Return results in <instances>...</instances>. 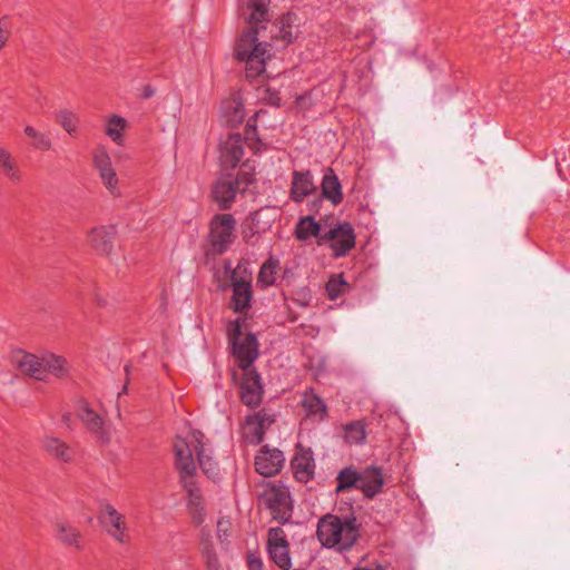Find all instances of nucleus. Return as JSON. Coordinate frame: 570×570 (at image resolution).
I'll return each mask as SVG.
<instances>
[{"label":"nucleus","instance_id":"f257e3e1","mask_svg":"<svg viewBox=\"0 0 570 570\" xmlns=\"http://www.w3.org/2000/svg\"><path fill=\"white\" fill-rule=\"evenodd\" d=\"M268 3L269 0L249 1L250 26L243 31L235 45V57L245 62L246 77L252 80L266 73V62L273 57L272 45L259 38L261 32L266 29L264 23L268 21Z\"/></svg>","mask_w":570,"mask_h":570},{"label":"nucleus","instance_id":"f03ea898","mask_svg":"<svg viewBox=\"0 0 570 570\" xmlns=\"http://www.w3.org/2000/svg\"><path fill=\"white\" fill-rule=\"evenodd\" d=\"M176 468L179 471L180 482L188 494V508L191 520L195 525L199 527L205 521V510L203 507L202 493L197 487L194 475L196 464L193 461L189 444L183 440H178L175 444Z\"/></svg>","mask_w":570,"mask_h":570},{"label":"nucleus","instance_id":"7ed1b4c3","mask_svg":"<svg viewBox=\"0 0 570 570\" xmlns=\"http://www.w3.org/2000/svg\"><path fill=\"white\" fill-rule=\"evenodd\" d=\"M316 534L323 547L343 552L356 543L358 528L354 518L342 519L334 514H326L320 519Z\"/></svg>","mask_w":570,"mask_h":570},{"label":"nucleus","instance_id":"20e7f679","mask_svg":"<svg viewBox=\"0 0 570 570\" xmlns=\"http://www.w3.org/2000/svg\"><path fill=\"white\" fill-rule=\"evenodd\" d=\"M11 362L22 374L39 381H45L48 373L56 377H63L69 372L66 358L51 353L37 356L22 350H18L12 353Z\"/></svg>","mask_w":570,"mask_h":570},{"label":"nucleus","instance_id":"39448f33","mask_svg":"<svg viewBox=\"0 0 570 570\" xmlns=\"http://www.w3.org/2000/svg\"><path fill=\"white\" fill-rule=\"evenodd\" d=\"M244 321L236 318L227 325V337L232 355L242 371L253 370V363L259 355L258 342L253 333L242 332Z\"/></svg>","mask_w":570,"mask_h":570},{"label":"nucleus","instance_id":"423d86ee","mask_svg":"<svg viewBox=\"0 0 570 570\" xmlns=\"http://www.w3.org/2000/svg\"><path fill=\"white\" fill-rule=\"evenodd\" d=\"M264 501L271 510L273 519L286 523L291 520L293 513V502L289 490L282 483H271L264 491Z\"/></svg>","mask_w":570,"mask_h":570},{"label":"nucleus","instance_id":"0eeeda50","mask_svg":"<svg viewBox=\"0 0 570 570\" xmlns=\"http://www.w3.org/2000/svg\"><path fill=\"white\" fill-rule=\"evenodd\" d=\"M236 220L230 214H216L209 223V243L214 253H225L235 239Z\"/></svg>","mask_w":570,"mask_h":570},{"label":"nucleus","instance_id":"6e6552de","mask_svg":"<svg viewBox=\"0 0 570 570\" xmlns=\"http://www.w3.org/2000/svg\"><path fill=\"white\" fill-rule=\"evenodd\" d=\"M355 239L356 236L352 225L347 222H343L328 232L321 234L317 243L322 245L330 242V248L334 256L342 257L354 248Z\"/></svg>","mask_w":570,"mask_h":570},{"label":"nucleus","instance_id":"1a4fd4ad","mask_svg":"<svg viewBox=\"0 0 570 570\" xmlns=\"http://www.w3.org/2000/svg\"><path fill=\"white\" fill-rule=\"evenodd\" d=\"M178 440H183L189 444L190 452H196L198 463L203 472L210 479H214L217 473V463L212 458V452L207 448V444L204 442V434L200 431L194 430L190 431L186 439L176 438L174 445ZM194 459V456L191 455Z\"/></svg>","mask_w":570,"mask_h":570},{"label":"nucleus","instance_id":"9d476101","mask_svg":"<svg viewBox=\"0 0 570 570\" xmlns=\"http://www.w3.org/2000/svg\"><path fill=\"white\" fill-rule=\"evenodd\" d=\"M94 165L102 185L114 197L121 195L119 179L112 166L111 158L105 147H98L94 153Z\"/></svg>","mask_w":570,"mask_h":570},{"label":"nucleus","instance_id":"9b49d317","mask_svg":"<svg viewBox=\"0 0 570 570\" xmlns=\"http://www.w3.org/2000/svg\"><path fill=\"white\" fill-rule=\"evenodd\" d=\"M267 549L271 559L278 568L282 570L291 568L289 544L282 528L275 527L268 530Z\"/></svg>","mask_w":570,"mask_h":570},{"label":"nucleus","instance_id":"f8f14e48","mask_svg":"<svg viewBox=\"0 0 570 570\" xmlns=\"http://www.w3.org/2000/svg\"><path fill=\"white\" fill-rule=\"evenodd\" d=\"M244 155V139L240 134H229L219 142V163L224 170L235 168Z\"/></svg>","mask_w":570,"mask_h":570},{"label":"nucleus","instance_id":"ddd939ff","mask_svg":"<svg viewBox=\"0 0 570 570\" xmlns=\"http://www.w3.org/2000/svg\"><path fill=\"white\" fill-rule=\"evenodd\" d=\"M238 181L234 180L230 175H223L218 177L212 187L213 200L222 210H227L235 202L237 191L239 190Z\"/></svg>","mask_w":570,"mask_h":570},{"label":"nucleus","instance_id":"4468645a","mask_svg":"<svg viewBox=\"0 0 570 570\" xmlns=\"http://www.w3.org/2000/svg\"><path fill=\"white\" fill-rule=\"evenodd\" d=\"M77 415L86 425L89 432L96 435L101 443H109L111 440V428L105 425L102 417L97 414L87 403L81 402L77 407Z\"/></svg>","mask_w":570,"mask_h":570},{"label":"nucleus","instance_id":"2eb2a0df","mask_svg":"<svg viewBox=\"0 0 570 570\" xmlns=\"http://www.w3.org/2000/svg\"><path fill=\"white\" fill-rule=\"evenodd\" d=\"M100 519L106 531L117 541L124 543L128 539V528L125 517L118 512L111 504L101 505Z\"/></svg>","mask_w":570,"mask_h":570},{"label":"nucleus","instance_id":"dca6fc26","mask_svg":"<svg viewBox=\"0 0 570 570\" xmlns=\"http://www.w3.org/2000/svg\"><path fill=\"white\" fill-rule=\"evenodd\" d=\"M285 458L281 450L264 446L255 458V470L261 475L273 476L282 470Z\"/></svg>","mask_w":570,"mask_h":570},{"label":"nucleus","instance_id":"f3484780","mask_svg":"<svg viewBox=\"0 0 570 570\" xmlns=\"http://www.w3.org/2000/svg\"><path fill=\"white\" fill-rule=\"evenodd\" d=\"M243 372L244 374L240 382V400L245 405L255 407L262 401L263 386L261 383V375L255 368Z\"/></svg>","mask_w":570,"mask_h":570},{"label":"nucleus","instance_id":"a211bd4d","mask_svg":"<svg viewBox=\"0 0 570 570\" xmlns=\"http://www.w3.org/2000/svg\"><path fill=\"white\" fill-rule=\"evenodd\" d=\"M317 187L309 170H294L289 188V198L302 203L306 197L315 195Z\"/></svg>","mask_w":570,"mask_h":570},{"label":"nucleus","instance_id":"6ab92c4d","mask_svg":"<svg viewBox=\"0 0 570 570\" xmlns=\"http://www.w3.org/2000/svg\"><path fill=\"white\" fill-rule=\"evenodd\" d=\"M295 478L299 482H308L314 476L315 463L313 452L309 449L298 448L291 461Z\"/></svg>","mask_w":570,"mask_h":570},{"label":"nucleus","instance_id":"aec40b11","mask_svg":"<svg viewBox=\"0 0 570 570\" xmlns=\"http://www.w3.org/2000/svg\"><path fill=\"white\" fill-rule=\"evenodd\" d=\"M233 296L232 303L233 308L236 313L245 312L250 307L252 302V285L250 282L245 278H237L233 276Z\"/></svg>","mask_w":570,"mask_h":570},{"label":"nucleus","instance_id":"412c9836","mask_svg":"<svg viewBox=\"0 0 570 570\" xmlns=\"http://www.w3.org/2000/svg\"><path fill=\"white\" fill-rule=\"evenodd\" d=\"M360 475L358 490H361L366 498H374L381 492L384 479L380 468H366Z\"/></svg>","mask_w":570,"mask_h":570},{"label":"nucleus","instance_id":"4be33fe9","mask_svg":"<svg viewBox=\"0 0 570 570\" xmlns=\"http://www.w3.org/2000/svg\"><path fill=\"white\" fill-rule=\"evenodd\" d=\"M322 197L330 200L332 205L337 206L343 200L342 185L338 177L332 168H327L324 173L322 183Z\"/></svg>","mask_w":570,"mask_h":570},{"label":"nucleus","instance_id":"5701e85b","mask_svg":"<svg viewBox=\"0 0 570 570\" xmlns=\"http://www.w3.org/2000/svg\"><path fill=\"white\" fill-rule=\"evenodd\" d=\"M115 230L112 226H99L89 232L88 240L95 250L108 254L112 248Z\"/></svg>","mask_w":570,"mask_h":570},{"label":"nucleus","instance_id":"b1692460","mask_svg":"<svg viewBox=\"0 0 570 570\" xmlns=\"http://www.w3.org/2000/svg\"><path fill=\"white\" fill-rule=\"evenodd\" d=\"M199 549L206 560L208 570H223L217 553L215 552L210 530L207 527L200 529Z\"/></svg>","mask_w":570,"mask_h":570},{"label":"nucleus","instance_id":"393cba45","mask_svg":"<svg viewBox=\"0 0 570 570\" xmlns=\"http://www.w3.org/2000/svg\"><path fill=\"white\" fill-rule=\"evenodd\" d=\"M0 170L12 184H19L22 180L17 159L2 147H0Z\"/></svg>","mask_w":570,"mask_h":570},{"label":"nucleus","instance_id":"a878e982","mask_svg":"<svg viewBox=\"0 0 570 570\" xmlns=\"http://www.w3.org/2000/svg\"><path fill=\"white\" fill-rule=\"evenodd\" d=\"M55 530L57 539L63 544L75 547L76 549L82 548L81 534L73 525L59 521L55 524Z\"/></svg>","mask_w":570,"mask_h":570},{"label":"nucleus","instance_id":"bb28decb","mask_svg":"<svg viewBox=\"0 0 570 570\" xmlns=\"http://www.w3.org/2000/svg\"><path fill=\"white\" fill-rule=\"evenodd\" d=\"M302 405L308 415L324 419L327 412L326 404L314 393L313 389H308L303 393Z\"/></svg>","mask_w":570,"mask_h":570},{"label":"nucleus","instance_id":"cd10ccee","mask_svg":"<svg viewBox=\"0 0 570 570\" xmlns=\"http://www.w3.org/2000/svg\"><path fill=\"white\" fill-rule=\"evenodd\" d=\"M46 451L61 462H69L72 459V451L60 439L47 436L43 440Z\"/></svg>","mask_w":570,"mask_h":570},{"label":"nucleus","instance_id":"c85d7f7f","mask_svg":"<svg viewBox=\"0 0 570 570\" xmlns=\"http://www.w3.org/2000/svg\"><path fill=\"white\" fill-rule=\"evenodd\" d=\"M353 466H347L342 469L336 476V488L335 491L337 493L345 492L351 490L352 488L358 489L360 485V475Z\"/></svg>","mask_w":570,"mask_h":570},{"label":"nucleus","instance_id":"c756f323","mask_svg":"<svg viewBox=\"0 0 570 570\" xmlns=\"http://www.w3.org/2000/svg\"><path fill=\"white\" fill-rule=\"evenodd\" d=\"M320 224L315 222L312 215H308L298 220L295 234L299 240H307L313 236L320 237Z\"/></svg>","mask_w":570,"mask_h":570},{"label":"nucleus","instance_id":"7c9ffc66","mask_svg":"<svg viewBox=\"0 0 570 570\" xmlns=\"http://www.w3.org/2000/svg\"><path fill=\"white\" fill-rule=\"evenodd\" d=\"M223 112L226 122L230 126L240 124L244 120L245 111L242 102L236 99L229 100L223 105Z\"/></svg>","mask_w":570,"mask_h":570},{"label":"nucleus","instance_id":"2f4dec72","mask_svg":"<svg viewBox=\"0 0 570 570\" xmlns=\"http://www.w3.org/2000/svg\"><path fill=\"white\" fill-rule=\"evenodd\" d=\"M350 288V284L344 279L343 274L333 275L325 285V292L331 301L337 299Z\"/></svg>","mask_w":570,"mask_h":570},{"label":"nucleus","instance_id":"473e14b6","mask_svg":"<svg viewBox=\"0 0 570 570\" xmlns=\"http://www.w3.org/2000/svg\"><path fill=\"white\" fill-rule=\"evenodd\" d=\"M278 262L274 258L267 259L261 267L257 283L264 287L271 286L275 283Z\"/></svg>","mask_w":570,"mask_h":570},{"label":"nucleus","instance_id":"72a5a7b5","mask_svg":"<svg viewBox=\"0 0 570 570\" xmlns=\"http://www.w3.org/2000/svg\"><path fill=\"white\" fill-rule=\"evenodd\" d=\"M255 423L256 421L253 415H247L243 428V434L246 442L257 445L264 440V433L262 432V428Z\"/></svg>","mask_w":570,"mask_h":570},{"label":"nucleus","instance_id":"f704fd0d","mask_svg":"<svg viewBox=\"0 0 570 570\" xmlns=\"http://www.w3.org/2000/svg\"><path fill=\"white\" fill-rule=\"evenodd\" d=\"M127 121L119 116H111L106 126V135L117 144L122 141V132L126 128Z\"/></svg>","mask_w":570,"mask_h":570},{"label":"nucleus","instance_id":"c9c22d12","mask_svg":"<svg viewBox=\"0 0 570 570\" xmlns=\"http://www.w3.org/2000/svg\"><path fill=\"white\" fill-rule=\"evenodd\" d=\"M345 440L350 444H362L366 440L365 425L361 421L346 424Z\"/></svg>","mask_w":570,"mask_h":570},{"label":"nucleus","instance_id":"e433bc0d","mask_svg":"<svg viewBox=\"0 0 570 570\" xmlns=\"http://www.w3.org/2000/svg\"><path fill=\"white\" fill-rule=\"evenodd\" d=\"M24 134L32 139L33 148L41 151H47L51 149L52 142L47 134L38 131L32 126H26Z\"/></svg>","mask_w":570,"mask_h":570},{"label":"nucleus","instance_id":"4c0bfd02","mask_svg":"<svg viewBox=\"0 0 570 570\" xmlns=\"http://www.w3.org/2000/svg\"><path fill=\"white\" fill-rule=\"evenodd\" d=\"M56 119L69 135L76 134L79 119L73 111L69 109L59 110L56 115Z\"/></svg>","mask_w":570,"mask_h":570},{"label":"nucleus","instance_id":"58836bf2","mask_svg":"<svg viewBox=\"0 0 570 570\" xmlns=\"http://www.w3.org/2000/svg\"><path fill=\"white\" fill-rule=\"evenodd\" d=\"M234 180L238 181L239 187H240V185H244V189H245L248 185H250L255 180V173H254L253 167L248 163H244L240 166L237 177L234 178Z\"/></svg>","mask_w":570,"mask_h":570},{"label":"nucleus","instance_id":"ea45409f","mask_svg":"<svg viewBox=\"0 0 570 570\" xmlns=\"http://www.w3.org/2000/svg\"><path fill=\"white\" fill-rule=\"evenodd\" d=\"M291 17L284 18L281 21V26L278 27V31L275 35L276 39L284 41L285 43H291L295 39V35L289 26Z\"/></svg>","mask_w":570,"mask_h":570},{"label":"nucleus","instance_id":"a19ab883","mask_svg":"<svg viewBox=\"0 0 570 570\" xmlns=\"http://www.w3.org/2000/svg\"><path fill=\"white\" fill-rule=\"evenodd\" d=\"M255 419L256 423L259 428H262V432L265 434L266 430L274 423V415L268 414L266 411H258L252 414Z\"/></svg>","mask_w":570,"mask_h":570},{"label":"nucleus","instance_id":"79ce46f5","mask_svg":"<svg viewBox=\"0 0 570 570\" xmlns=\"http://www.w3.org/2000/svg\"><path fill=\"white\" fill-rule=\"evenodd\" d=\"M229 522L219 520L217 522V538L220 541V543H224L227 540V530H228Z\"/></svg>","mask_w":570,"mask_h":570},{"label":"nucleus","instance_id":"37998d69","mask_svg":"<svg viewBox=\"0 0 570 570\" xmlns=\"http://www.w3.org/2000/svg\"><path fill=\"white\" fill-rule=\"evenodd\" d=\"M247 564L249 570H264L263 561L261 560V558L256 557L253 553L248 554Z\"/></svg>","mask_w":570,"mask_h":570},{"label":"nucleus","instance_id":"c03bdc74","mask_svg":"<svg viewBox=\"0 0 570 570\" xmlns=\"http://www.w3.org/2000/svg\"><path fill=\"white\" fill-rule=\"evenodd\" d=\"M323 197L322 195L321 196H317L316 198H314L313 200H311L308 204H307V207H308V210L311 213H318L320 212V208L322 206V203H323Z\"/></svg>","mask_w":570,"mask_h":570},{"label":"nucleus","instance_id":"a18cd8bd","mask_svg":"<svg viewBox=\"0 0 570 570\" xmlns=\"http://www.w3.org/2000/svg\"><path fill=\"white\" fill-rule=\"evenodd\" d=\"M95 299H96V303L101 307H105L107 305V301L104 297H101L99 294L96 295Z\"/></svg>","mask_w":570,"mask_h":570},{"label":"nucleus","instance_id":"49530a36","mask_svg":"<svg viewBox=\"0 0 570 570\" xmlns=\"http://www.w3.org/2000/svg\"><path fill=\"white\" fill-rule=\"evenodd\" d=\"M354 570H385L382 566H376L374 569L368 568H355Z\"/></svg>","mask_w":570,"mask_h":570},{"label":"nucleus","instance_id":"de8ad7c7","mask_svg":"<svg viewBox=\"0 0 570 570\" xmlns=\"http://www.w3.org/2000/svg\"><path fill=\"white\" fill-rule=\"evenodd\" d=\"M69 419H70V414H65V415H63V421H65V422H68V421H69Z\"/></svg>","mask_w":570,"mask_h":570},{"label":"nucleus","instance_id":"09e8293b","mask_svg":"<svg viewBox=\"0 0 570 570\" xmlns=\"http://www.w3.org/2000/svg\"><path fill=\"white\" fill-rule=\"evenodd\" d=\"M151 95H153V92H150V90H147V92H146L145 97H149V96H151Z\"/></svg>","mask_w":570,"mask_h":570},{"label":"nucleus","instance_id":"8fccbe9b","mask_svg":"<svg viewBox=\"0 0 570 570\" xmlns=\"http://www.w3.org/2000/svg\"><path fill=\"white\" fill-rule=\"evenodd\" d=\"M151 95H153V92H150V90H147V92H146L145 97H149V96H151Z\"/></svg>","mask_w":570,"mask_h":570}]
</instances>
